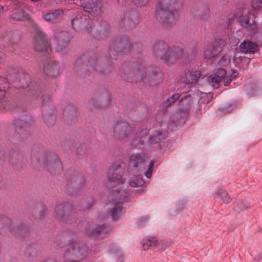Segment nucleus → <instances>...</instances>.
<instances>
[{
	"label": "nucleus",
	"instance_id": "f257e3e1",
	"mask_svg": "<svg viewBox=\"0 0 262 262\" xmlns=\"http://www.w3.org/2000/svg\"><path fill=\"white\" fill-rule=\"evenodd\" d=\"M117 169H111L109 171V178L107 182V186L112 189L114 192L113 195L115 199H113L112 203L114 205L111 210V216L113 220L117 221L121 214V206L120 203L126 200V199L122 198L123 192L118 190L123 183L124 179L117 172Z\"/></svg>",
	"mask_w": 262,
	"mask_h": 262
},
{
	"label": "nucleus",
	"instance_id": "f03ea898",
	"mask_svg": "<svg viewBox=\"0 0 262 262\" xmlns=\"http://www.w3.org/2000/svg\"><path fill=\"white\" fill-rule=\"evenodd\" d=\"M182 6V0H160L157 6L156 16L163 23L171 24L175 21L172 11L179 9Z\"/></svg>",
	"mask_w": 262,
	"mask_h": 262
},
{
	"label": "nucleus",
	"instance_id": "7ed1b4c3",
	"mask_svg": "<svg viewBox=\"0 0 262 262\" xmlns=\"http://www.w3.org/2000/svg\"><path fill=\"white\" fill-rule=\"evenodd\" d=\"M155 54L163 59L166 64L171 65L182 57L183 50L180 48L172 49L167 45H164L162 48L159 46L157 50H155Z\"/></svg>",
	"mask_w": 262,
	"mask_h": 262
},
{
	"label": "nucleus",
	"instance_id": "20e7f679",
	"mask_svg": "<svg viewBox=\"0 0 262 262\" xmlns=\"http://www.w3.org/2000/svg\"><path fill=\"white\" fill-rule=\"evenodd\" d=\"M40 163L48 171L53 172L56 169L61 168V163L57 155L53 152H48L41 156Z\"/></svg>",
	"mask_w": 262,
	"mask_h": 262
},
{
	"label": "nucleus",
	"instance_id": "39448f33",
	"mask_svg": "<svg viewBox=\"0 0 262 262\" xmlns=\"http://www.w3.org/2000/svg\"><path fill=\"white\" fill-rule=\"evenodd\" d=\"M34 49L39 52H48L51 47L46 38V34L37 27L33 40Z\"/></svg>",
	"mask_w": 262,
	"mask_h": 262
},
{
	"label": "nucleus",
	"instance_id": "423d86ee",
	"mask_svg": "<svg viewBox=\"0 0 262 262\" xmlns=\"http://www.w3.org/2000/svg\"><path fill=\"white\" fill-rule=\"evenodd\" d=\"M131 127L125 122H118L114 128V136L118 140H123L130 135Z\"/></svg>",
	"mask_w": 262,
	"mask_h": 262
},
{
	"label": "nucleus",
	"instance_id": "0eeeda50",
	"mask_svg": "<svg viewBox=\"0 0 262 262\" xmlns=\"http://www.w3.org/2000/svg\"><path fill=\"white\" fill-rule=\"evenodd\" d=\"M72 25L75 29L88 30L92 27V23L90 21L89 16L78 14L72 20Z\"/></svg>",
	"mask_w": 262,
	"mask_h": 262
},
{
	"label": "nucleus",
	"instance_id": "6e6552de",
	"mask_svg": "<svg viewBox=\"0 0 262 262\" xmlns=\"http://www.w3.org/2000/svg\"><path fill=\"white\" fill-rule=\"evenodd\" d=\"M226 74L225 70L220 68L218 69L216 73L212 74L208 77L207 81L213 88L217 89L219 87L221 80L226 78Z\"/></svg>",
	"mask_w": 262,
	"mask_h": 262
},
{
	"label": "nucleus",
	"instance_id": "1a4fd4ad",
	"mask_svg": "<svg viewBox=\"0 0 262 262\" xmlns=\"http://www.w3.org/2000/svg\"><path fill=\"white\" fill-rule=\"evenodd\" d=\"M60 65L54 61H50L44 66L45 73L48 76L54 78L59 76L60 73Z\"/></svg>",
	"mask_w": 262,
	"mask_h": 262
},
{
	"label": "nucleus",
	"instance_id": "9d476101",
	"mask_svg": "<svg viewBox=\"0 0 262 262\" xmlns=\"http://www.w3.org/2000/svg\"><path fill=\"white\" fill-rule=\"evenodd\" d=\"M71 210L72 206L70 203L57 205L55 209V215L58 219H63L64 215L69 214Z\"/></svg>",
	"mask_w": 262,
	"mask_h": 262
},
{
	"label": "nucleus",
	"instance_id": "9b49d317",
	"mask_svg": "<svg viewBox=\"0 0 262 262\" xmlns=\"http://www.w3.org/2000/svg\"><path fill=\"white\" fill-rule=\"evenodd\" d=\"M200 77V72L198 71H189L181 78V80L186 84L195 82Z\"/></svg>",
	"mask_w": 262,
	"mask_h": 262
},
{
	"label": "nucleus",
	"instance_id": "f8f14e48",
	"mask_svg": "<svg viewBox=\"0 0 262 262\" xmlns=\"http://www.w3.org/2000/svg\"><path fill=\"white\" fill-rule=\"evenodd\" d=\"M94 1L95 0H80L84 11L91 13L92 15V13L94 14H99L101 12L100 9L99 11L96 9L97 7L94 4Z\"/></svg>",
	"mask_w": 262,
	"mask_h": 262
},
{
	"label": "nucleus",
	"instance_id": "ddd939ff",
	"mask_svg": "<svg viewBox=\"0 0 262 262\" xmlns=\"http://www.w3.org/2000/svg\"><path fill=\"white\" fill-rule=\"evenodd\" d=\"M222 49L221 46L215 45H210L206 48L204 51V56L206 58H211L217 55Z\"/></svg>",
	"mask_w": 262,
	"mask_h": 262
},
{
	"label": "nucleus",
	"instance_id": "4468645a",
	"mask_svg": "<svg viewBox=\"0 0 262 262\" xmlns=\"http://www.w3.org/2000/svg\"><path fill=\"white\" fill-rule=\"evenodd\" d=\"M240 48L242 52L247 53H255L257 49V46L256 43L251 41H244L240 45Z\"/></svg>",
	"mask_w": 262,
	"mask_h": 262
},
{
	"label": "nucleus",
	"instance_id": "2eb2a0df",
	"mask_svg": "<svg viewBox=\"0 0 262 262\" xmlns=\"http://www.w3.org/2000/svg\"><path fill=\"white\" fill-rule=\"evenodd\" d=\"M214 198L220 199L224 203H229L231 201V198L226 191L223 189H217L213 192Z\"/></svg>",
	"mask_w": 262,
	"mask_h": 262
},
{
	"label": "nucleus",
	"instance_id": "dca6fc26",
	"mask_svg": "<svg viewBox=\"0 0 262 262\" xmlns=\"http://www.w3.org/2000/svg\"><path fill=\"white\" fill-rule=\"evenodd\" d=\"M63 14V11L61 10H54L52 12L48 13L43 15V18L48 21L55 23L57 21Z\"/></svg>",
	"mask_w": 262,
	"mask_h": 262
},
{
	"label": "nucleus",
	"instance_id": "f3484780",
	"mask_svg": "<svg viewBox=\"0 0 262 262\" xmlns=\"http://www.w3.org/2000/svg\"><path fill=\"white\" fill-rule=\"evenodd\" d=\"M13 8V11L11 14V17L13 19L17 20H24L28 18V15L25 13L17 5H14Z\"/></svg>",
	"mask_w": 262,
	"mask_h": 262
},
{
	"label": "nucleus",
	"instance_id": "a211bd4d",
	"mask_svg": "<svg viewBox=\"0 0 262 262\" xmlns=\"http://www.w3.org/2000/svg\"><path fill=\"white\" fill-rule=\"evenodd\" d=\"M144 157L143 155L139 154L132 155L130 157V166H133L135 167H138L140 164L142 163Z\"/></svg>",
	"mask_w": 262,
	"mask_h": 262
},
{
	"label": "nucleus",
	"instance_id": "6ab92c4d",
	"mask_svg": "<svg viewBox=\"0 0 262 262\" xmlns=\"http://www.w3.org/2000/svg\"><path fill=\"white\" fill-rule=\"evenodd\" d=\"M251 6L252 10L250 11V13L255 17L257 12L262 8V0H252Z\"/></svg>",
	"mask_w": 262,
	"mask_h": 262
},
{
	"label": "nucleus",
	"instance_id": "aec40b11",
	"mask_svg": "<svg viewBox=\"0 0 262 262\" xmlns=\"http://www.w3.org/2000/svg\"><path fill=\"white\" fill-rule=\"evenodd\" d=\"M157 244L158 240L155 237H148L144 239L142 242V245L144 249H147L149 247H155Z\"/></svg>",
	"mask_w": 262,
	"mask_h": 262
},
{
	"label": "nucleus",
	"instance_id": "412c9836",
	"mask_svg": "<svg viewBox=\"0 0 262 262\" xmlns=\"http://www.w3.org/2000/svg\"><path fill=\"white\" fill-rule=\"evenodd\" d=\"M30 82V77L29 75L27 73H24L19 80V86L23 89L27 88L29 85Z\"/></svg>",
	"mask_w": 262,
	"mask_h": 262
},
{
	"label": "nucleus",
	"instance_id": "4be33fe9",
	"mask_svg": "<svg viewBox=\"0 0 262 262\" xmlns=\"http://www.w3.org/2000/svg\"><path fill=\"white\" fill-rule=\"evenodd\" d=\"M27 124V122L21 119L16 120L14 123L16 131L20 134L22 132V128L26 127Z\"/></svg>",
	"mask_w": 262,
	"mask_h": 262
},
{
	"label": "nucleus",
	"instance_id": "5701e85b",
	"mask_svg": "<svg viewBox=\"0 0 262 262\" xmlns=\"http://www.w3.org/2000/svg\"><path fill=\"white\" fill-rule=\"evenodd\" d=\"M237 207L242 210H246L249 208V204L245 201L239 200L236 202Z\"/></svg>",
	"mask_w": 262,
	"mask_h": 262
},
{
	"label": "nucleus",
	"instance_id": "b1692460",
	"mask_svg": "<svg viewBox=\"0 0 262 262\" xmlns=\"http://www.w3.org/2000/svg\"><path fill=\"white\" fill-rule=\"evenodd\" d=\"M239 21L241 23V24L244 26L245 27L247 28L248 29H250L249 24V20L247 16L242 15L239 17Z\"/></svg>",
	"mask_w": 262,
	"mask_h": 262
},
{
	"label": "nucleus",
	"instance_id": "393cba45",
	"mask_svg": "<svg viewBox=\"0 0 262 262\" xmlns=\"http://www.w3.org/2000/svg\"><path fill=\"white\" fill-rule=\"evenodd\" d=\"M238 75V73L235 70H232V74L226 78V80L225 81L224 79H223L224 80V85L227 86L229 84V83L231 82L232 77H235L237 76Z\"/></svg>",
	"mask_w": 262,
	"mask_h": 262
},
{
	"label": "nucleus",
	"instance_id": "a878e982",
	"mask_svg": "<svg viewBox=\"0 0 262 262\" xmlns=\"http://www.w3.org/2000/svg\"><path fill=\"white\" fill-rule=\"evenodd\" d=\"M180 97V95L179 94H176L172 95L170 98L167 99V104L166 106H168L170 105L171 104L174 103L176 100H177Z\"/></svg>",
	"mask_w": 262,
	"mask_h": 262
},
{
	"label": "nucleus",
	"instance_id": "bb28decb",
	"mask_svg": "<svg viewBox=\"0 0 262 262\" xmlns=\"http://www.w3.org/2000/svg\"><path fill=\"white\" fill-rule=\"evenodd\" d=\"M230 58L229 56L225 55L223 56L219 61V63L220 66H226L229 63Z\"/></svg>",
	"mask_w": 262,
	"mask_h": 262
},
{
	"label": "nucleus",
	"instance_id": "cd10ccee",
	"mask_svg": "<svg viewBox=\"0 0 262 262\" xmlns=\"http://www.w3.org/2000/svg\"><path fill=\"white\" fill-rule=\"evenodd\" d=\"M144 181L142 179H137L135 181H130L129 185L132 187L141 186L143 185Z\"/></svg>",
	"mask_w": 262,
	"mask_h": 262
},
{
	"label": "nucleus",
	"instance_id": "c85d7f7f",
	"mask_svg": "<svg viewBox=\"0 0 262 262\" xmlns=\"http://www.w3.org/2000/svg\"><path fill=\"white\" fill-rule=\"evenodd\" d=\"M162 134L161 132H157L156 135H155L153 137L150 138L149 140L150 142H154L155 141L157 142V140H160L162 138H163V137H162Z\"/></svg>",
	"mask_w": 262,
	"mask_h": 262
},
{
	"label": "nucleus",
	"instance_id": "c756f323",
	"mask_svg": "<svg viewBox=\"0 0 262 262\" xmlns=\"http://www.w3.org/2000/svg\"><path fill=\"white\" fill-rule=\"evenodd\" d=\"M243 59L241 58V57H239V56H237V55L236 54L234 57V62L235 65L237 67H239L241 63V61Z\"/></svg>",
	"mask_w": 262,
	"mask_h": 262
},
{
	"label": "nucleus",
	"instance_id": "7c9ffc66",
	"mask_svg": "<svg viewBox=\"0 0 262 262\" xmlns=\"http://www.w3.org/2000/svg\"><path fill=\"white\" fill-rule=\"evenodd\" d=\"M63 41L62 40H59L58 42H55V43L57 44V47H56V50L58 52H61L63 49L65 48V47H63V48L62 49L61 47L59 46L60 45H61Z\"/></svg>",
	"mask_w": 262,
	"mask_h": 262
},
{
	"label": "nucleus",
	"instance_id": "2f4dec72",
	"mask_svg": "<svg viewBox=\"0 0 262 262\" xmlns=\"http://www.w3.org/2000/svg\"><path fill=\"white\" fill-rule=\"evenodd\" d=\"M203 96H205V97H207V100L206 101H205L204 102V103H208L211 100V99L212 98V96H211V94L210 93H208V94H203V96H202L201 97V98H202Z\"/></svg>",
	"mask_w": 262,
	"mask_h": 262
},
{
	"label": "nucleus",
	"instance_id": "473e14b6",
	"mask_svg": "<svg viewBox=\"0 0 262 262\" xmlns=\"http://www.w3.org/2000/svg\"><path fill=\"white\" fill-rule=\"evenodd\" d=\"M132 15L133 17V19L134 23L135 24L138 23V14L136 12H133L132 13Z\"/></svg>",
	"mask_w": 262,
	"mask_h": 262
},
{
	"label": "nucleus",
	"instance_id": "72a5a7b5",
	"mask_svg": "<svg viewBox=\"0 0 262 262\" xmlns=\"http://www.w3.org/2000/svg\"><path fill=\"white\" fill-rule=\"evenodd\" d=\"M104 229L103 226H101L99 229H97L95 232H94L92 234H98L99 233H101L103 231V230Z\"/></svg>",
	"mask_w": 262,
	"mask_h": 262
},
{
	"label": "nucleus",
	"instance_id": "f704fd0d",
	"mask_svg": "<svg viewBox=\"0 0 262 262\" xmlns=\"http://www.w3.org/2000/svg\"><path fill=\"white\" fill-rule=\"evenodd\" d=\"M152 170L151 169H147L146 173H145V176L147 178H151V176H152Z\"/></svg>",
	"mask_w": 262,
	"mask_h": 262
},
{
	"label": "nucleus",
	"instance_id": "c9c22d12",
	"mask_svg": "<svg viewBox=\"0 0 262 262\" xmlns=\"http://www.w3.org/2000/svg\"><path fill=\"white\" fill-rule=\"evenodd\" d=\"M154 165V162L153 161H151L150 163L149 164L148 169H151L152 170Z\"/></svg>",
	"mask_w": 262,
	"mask_h": 262
},
{
	"label": "nucleus",
	"instance_id": "e433bc0d",
	"mask_svg": "<svg viewBox=\"0 0 262 262\" xmlns=\"http://www.w3.org/2000/svg\"><path fill=\"white\" fill-rule=\"evenodd\" d=\"M141 2V6H144L147 4L148 0H139Z\"/></svg>",
	"mask_w": 262,
	"mask_h": 262
},
{
	"label": "nucleus",
	"instance_id": "4c0bfd02",
	"mask_svg": "<svg viewBox=\"0 0 262 262\" xmlns=\"http://www.w3.org/2000/svg\"><path fill=\"white\" fill-rule=\"evenodd\" d=\"M115 46H116V45H118V46H119V47H122L123 46V43H122V42H120V43H119V42H118V41H117V42H115Z\"/></svg>",
	"mask_w": 262,
	"mask_h": 262
},
{
	"label": "nucleus",
	"instance_id": "58836bf2",
	"mask_svg": "<svg viewBox=\"0 0 262 262\" xmlns=\"http://www.w3.org/2000/svg\"><path fill=\"white\" fill-rule=\"evenodd\" d=\"M112 48H113V49H114V50H116V48H115V47L111 45V46L110 47V49L112 50Z\"/></svg>",
	"mask_w": 262,
	"mask_h": 262
},
{
	"label": "nucleus",
	"instance_id": "ea45409f",
	"mask_svg": "<svg viewBox=\"0 0 262 262\" xmlns=\"http://www.w3.org/2000/svg\"><path fill=\"white\" fill-rule=\"evenodd\" d=\"M78 253H81V249H80L79 250H78Z\"/></svg>",
	"mask_w": 262,
	"mask_h": 262
},
{
	"label": "nucleus",
	"instance_id": "a19ab883",
	"mask_svg": "<svg viewBox=\"0 0 262 262\" xmlns=\"http://www.w3.org/2000/svg\"><path fill=\"white\" fill-rule=\"evenodd\" d=\"M73 251L74 252V253H75V254H77V252H75V249H73Z\"/></svg>",
	"mask_w": 262,
	"mask_h": 262
},
{
	"label": "nucleus",
	"instance_id": "79ce46f5",
	"mask_svg": "<svg viewBox=\"0 0 262 262\" xmlns=\"http://www.w3.org/2000/svg\"><path fill=\"white\" fill-rule=\"evenodd\" d=\"M139 225H140V226L142 225V224L141 223V222H140V223H139Z\"/></svg>",
	"mask_w": 262,
	"mask_h": 262
},
{
	"label": "nucleus",
	"instance_id": "37998d69",
	"mask_svg": "<svg viewBox=\"0 0 262 262\" xmlns=\"http://www.w3.org/2000/svg\"><path fill=\"white\" fill-rule=\"evenodd\" d=\"M85 249V251H86V249L85 248V247L84 248H83V250Z\"/></svg>",
	"mask_w": 262,
	"mask_h": 262
},
{
	"label": "nucleus",
	"instance_id": "c03bdc74",
	"mask_svg": "<svg viewBox=\"0 0 262 262\" xmlns=\"http://www.w3.org/2000/svg\"><path fill=\"white\" fill-rule=\"evenodd\" d=\"M94 69H96V66H94Z\"/></svg>",
	"mask_w": 262,
	"mask_h": 262
}]
</instances>
